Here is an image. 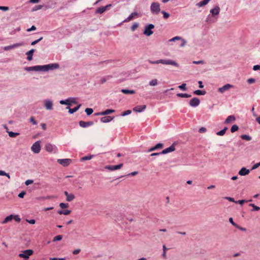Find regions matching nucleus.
Wrapping results in <instances>:
<instances>
[{"mask_svg": "<svg viewBox=\"0 0 260 260\" xmlns=\"http://www.w3.org/2000/svg\"><path fill=\"white\" fill-rule=\"evenodd\" d=\"M149 62L151 64L162 63L166 65H172L177 67H179L178 64L176 62L171 59H159L156 61L149 60Z\"/></svg>", "mask_w": 260, "mask_h": 260, "instance_id": "f257e3e1", "label": "nucleus"}, {"mask_svg": "<svg viewBox=\"0 0 260 260\" xmlns=\"http://www.w3.org/2000/svg\"><path fill=\"white\" fill-rule=\"evenodd\" d=\"M59 66L57 63H50L46 65L41 66V71H48L54 69H57Z\"/></svg>", "mask_w": 260, "mask_h": 260, "instance_id": "f03ea898", "label": "nucleus"}, {"mask_svg": "<svg viewBox=\"0 0 260 260\" xmlns=\"http://www.w3.org/2000/svg\"><path fill=\"white\" fill-rule=\"evenodd\" d=\"M150 10L152 14H158L160 11L159 4L157 2H153L150 6Z\"/></svg>", "mask_w": 260, "mask_h": 260, "instance_id": "7ed1b4c3", "label": "nucleus"}, {"mask_svg": "<svg viewBox=\"0 0 260 260\" xmlns=\"http://www.w3.org/2000/svg\"><path fill=\"white\" fill-rule=\"evenodd\" d=\"M41 141H37L31 147V151L35 153H39L41 151Z\"/></svg>", "mask_w": 260, "mask_h": 260, "instance_id": "20e7f679", "label": "nucleus"}, {"mask_svg": "<svg viewBox=\"0 0 260 260\" xmlns=\"http://www.w3.org/2000/svg\"><path fill=\"white\" fill-rule=\"evenodd\" d=\"M12 219H14L16 221L18 222H20L21 220L20 218L18 215H10L5 218L4 221L2 222V223H6L8 222L12 221Z\"/></svg>", "mask_w": 260, "mask_h": 260, "instance_id": "39448f33", "label": "nucleus"}, {"mask_svg": "<svg viewBox=\"0 0 260 260\" xmlns=\"http://www.w3.org/2000/svg\"><path fill=\"white\" fill-rule=\"evenodd\" d=\"M34 253L32 250L27 249L24 250L22 253L19 254V256L21 258H28L29 256L31 255Z\"/></svg>", "mask_w": 260, "mask_h": 260, "instance_id": "423d86ee", "label": "nucleus"}, {"mask_svg": "<svg viewBox=\"0 0 260 260\" xmlns=\"http://www.w3.org/2000/svg\"><path fill=\"white\" fill-rule=\"evenodd\" d=\"M154 28V25L152 24H150L146 26L144 31V34L147 36H150L153 34V32L151 30L152 29Z\"/></svg>", "mask_w": 260, "mask_h": 260, "instance_id": "0eeeda50", "label": "nucleus"}, {"mask_svg": "<svg viewBox=\"0 0 260 260\" xmlns=\"http://www.w3.org/2000/svg\"><path fill=\"white\" fill-rule=\"evenodd\" d=\"M45 149L48 152H55L57 150L56 146L49 143L46 144Z\"/></svg>", "mask_w": 260, "mask_h": 260, "instance_id": "6e6552de", "label": "nucleus"}, {"mask_svg": "<svg viewBox=\"0 0 260 260\" xmlns=\"http://www.w3.org/2000/svg\"><path fill=\"white\" fill-rule=\"evenodd\" d=\"M23 45H24V43L23 42L17 43H15V44H14L11 45H9V46H7L4 47V50L5 51H8V50H10L11 49H14L15 48L19 47H20V46H23Z\"/></svg>", "mask_w": 260, "mask_h": 260, "instance_id": "1a4fd4ad", "label": "nucleus"}, {"mask_svg": "<svg viewBox=\"0 0 260 260\" xmlns=\"http://www.w3.org/2000/svg\"><path fill=\"white\" fill-rule=\"evenodd\" d=\"M59 103L61 105H67L69 106H71L72 103H77L76 99L74 98H69L66 100H61Z\"/></svg>", "mask_w": 260, "mask_h": 260, "instance_id": "9d476101", "label": "nucleus"}, {"mask_svg": "<svg viewBox=\"0 0 260 260\" xmlns=\"http://www.w3.org/2000/svg\"><path fill=\"white\" fill-rule=\"evenodd\" d=\"M234 86L230 84H226L221 87L218 89V91L221 93H224L225 91L229 90L230 89L234 88Z\"/></svg>", "mask_w": 260, "mask_h": 260, "instance_id": "9b49d317", "label": "nucleus"}, {"mask_svg": "<svg viewBox=\"0 0 260 260\" xmlns=\"http://www.w3.org/2000/svg\"><path fill=\"white\" fill-rule=\"evenodd\" d=\"M72 161L71 159H57V162L63 167H67L69 166Z\"/></svg>", "mask_w": 260, "mask_h": 260, "instance_id": "f8f14e48", "label": "nucleus"}, {"mask_svg": "<svg viewBox=\"0 0 260 260\" xmlns=\"http://www.w3.org/2000/svg\"><path fill=\"white\" fill-rule=\"evenodd\" d=\"M200 103V100L197 98H192L189 102V105L191 107H197Z\"/></svg>", "mask_w": 260, "mask_h": 260, "instance_id": "ddd939ff", "label": "nucleus"}, {"mask_svg": "<svg viewBox=\"0 0 260 260\" xmlns=\"http://www.w3.org/2000/svg\"><path fill=\"white\" fill-rule=\"evenodd\" d=\"M123 166V164H120L118 165L115 166H107L105 167V169L109 170L110 171H114L121 169Z\"/></svg>", "mask_w": 260, "mask_h": 260, "instance_id": "4468645a", "label": "nucleus"}, {"mask_svg": "<svg viewBox=\"0 0 260 260\" xmlns=\"http://www.w3.org/2000/svg\"><path fill=\"white\" fill-rule=\"evenodd\" d=\"M175 150V145L174 144H172L169 147L163 150L160 153L161 154H165L170 152H172Z\"/></svg>", "mask_w": 260, "mask_h": 260, "instance_id": "2eb2a0df", "label": "nucleus"}, {"mask_svg": "<svg viewBox=\"0 0 260 260\" xmlns=\"http://www.w3.org/2000/svg\"><path fill=\"white\" fill-rule=\"evenodd\" d=\"M139 15L137 12L132 13L127 18H126L123 22H127L132 20L134 18L139 17Z\"/></svg>", "mask_w": 260, "mask_h": 260, "instance_id": "dca6fc26", "label": "nucleus"}, {"mask_svg": "<svg viewBox=\"0 0 260 260\" xmlns=\"http://www.w3.org/2000/svg\"><path fill=\"white\" fill-rule=\"evenodd\" d=\"M25 70L27 71H41V66L25 67Z\"/></svg>", "mask_w": 260, "mask_h": 260, "instance_id": "f3484780", "label": "nucleus"}, {"mask_svg": "<svg viewBox=\"0 0 260 260\" xmlns=\"http://www.w3.org/2000/svg\"><path fill=\"white\" fill-rule=\"evenodd\" d=\"M64 194L66 196V201L68 202H71L75 198V196L73 193H69L67 191L64 192Z\"/></svg>", "mask_w": 260, "mask_h": 260, "instance_id": "a211bd4d", "label": "nucleus"}, {"mask_svg": "<svg viewBox=\"0 0 260 260\" xmlns=\"http://www.w3.org/2000/svg\"><path fill=\"white\" fill-rule=\"evenodd\" d=\"M93 124V121H87V122H85V121H80L79 122V125L82 127H87V126H91V125H92Z\"/></svg>", "mask_w": 260, "mask_h": 260, "instance_id": "6ab92c4d", "label": "nucleus"}, {"mask_svg": "<svg viewBox=\"0 0 260 260\" xmlns=\"http://www.w3.org/2000/svg\"><path fill=\"white\" fill-rule=\"evenodd\" d=\"M146 108V105L137 106L133 108V111L136 112H141Z\"/></svg>", "mask_w": 260, "mask_h": 260, "instance_id": "aec40b11", "label": "nucleus"}, {"mask_svg": "<svg viewBox=\"0 0 260 260\" xmlns=\"http://www.w3.org/2000/svg\"><path fill=\"white\" fill-rule=\"evenodd\" d=\"M111 6V5L110 4V5H108L107 6H106L105 7H100L99 8H98L96 10V13H100V14H102L105 11H106V10L110 7Z\"/></svg>", "mask_w": 260, "mask_h": 260, "instance_id": "412c9836", "label": "nucleus"}, {"mask_svg": "<svg viewBox=\"0 0 260 260\" xmlns=\"http://www.w3.org/2000/svg\"><path fill=\"white\" fill-rule=\"evenodd\" d=\"M114 112H115L114 110L107 109L106 110L103 111L102 112L96 113L95 115H108V114L113 113Z\"/></svg>", "mask_w": 260, "mask_h": 260, "instance_id": "4be33fe9", "label": "nucleus"}, {"mask_svg": "<svg viewBox=\"0 0 260 260\" xmlns=\"http://www.w3.org/2000/svg\"><path fill=\"white\" fill-rule=\"evenodd\" d=\"M250 173V171L248 169H247L246 168L243 167L241 169V170L239 171V175L241 176H245L248 175Z\"/></svg>", "mask_w": 260, "mask_h": 260, "instance_id": "5701e85b", "label": "nucleus"}, {"mask_svg": "<svg viewBox=\"0 0 260 260\" xmlns=\"http://www.w3.org/2000/svg\"><path fill=\"white\" fill-rule=\"evenodd\" d=\"M44 104H45V107L46 109L50 110L52 109L53 103L51 101H50V100L45 101Z\"/></svg>", "mask_w": 260, "mask_h": 260, "instance_id": "b1692460", "label": "nucleus"}, {"mask_svg": "<svg viewBox=\"0 0 260 260\" xmlns=\"http://www.w3.org/2000/svg\"><path fill=\"white\" fill-rule=\"evenodd\" d=\"M236 120V118L234 115H230L225 119L224 123L229 124L234 122Z\"/></svg>", "mask_w": 260, "mask_h": 260, "instance_id": "393cba45", "label": "nucleus"}, {"mask_svg": "<svg viewBox=\"0 0 260 260\" xmlns=\"http://www.w3.org/2000/svg\"><path fill=\"white\" fill-rule=\"evenodd\" d=\"M114 117H111L110 116H104L101 118V121L104 123H107L112 121Z\"/></svg>", "mask_w": 260, "mask_h": 260, "instance_id": "a878e982", "label": "nucleus"}, {"mask_svg": "<svg viewBox=\"0 0 260 260\" xmlns=\"http://www.w3.org/2000/svg\"><path fill=\"white\" fill-rule=\"evenodd\" d=\"M220 10L219 6H216L214 9L210 10V13H211L213 15H217L219 13Z\"/></svg>", "mask_w": 260, "mask_h": 260, "instance_id": "bb28decb", "label": "nucleus"}, {"mask_svg": "<svg viewBox=\"0 0 260 260\" xmlns=\"http://www.w3.org/2000/svg\"><path fill=\"white\" fill-rule=\"evenodd\" d=\"M80 107H81V105L79 104L77 106H76V107H75L74 108H73V109H71L69 106L67 107L66 109H69V112L70 114H73V113L76 112L77 111H78Z\"/></svg>", "mask_w": 260, "mask_h": 260, "instance_id": "cd10ccee", "label": "nucleus"}, {"mask_svg": "<svg viewBox=\"0 0 260 260\" xmlns=\"http://www.w3.org/2000/svg\"><path fill=\"white\" fill-rule=\"evenodd\" d=\"M35 51V50L34 49H32L28 51L27 52H26L27 56V59L29 61H30L32 59V55Z\"/></svg>", "mask_w": 260, "mask_h": 260, "instance_id": "c85d7f7f", "label": "nucleus"}, {"mask_svg": "<svg viewBox=\"0 0 260 260\" xmlns=\"http://www.w3.org/2000/svg\"><path fill=\"white\" fill-rule=\"evenodd\" d=\"M211 0H203L197 4L199 7H202L206 5Z\"/></svg>", "mask_w": 260, "mask_h": 260, "instance_id": "c756f323", "label": "nucleus"}, {"mask_svg": "<svg viewBox=\"0 0 260 260\" xmlns=\"http://www.w3.org/2000/svg\"><path fill=\"white\" fill-rule=\"evenodd\" d=\"M121 92L124 94H134L135 91L134 90H128V89H122Z\"/></svg>", "mask_w": 260, "mask_h": 260, "instance_id": "7c9ffc66", "label": "nucleus"}, {"mask_svg": "<svg viewBox=\"0 0 260 260\" xmlns=\"http://www.w3.org/2000/svg\"><path fill=\"white\" fill-rule=\"evenodd\" d=\"M158 84V80L156 79H153L149 81V85L151 86H156Z\"/></svg>", "mask_w": 260, "mask_h": 260, "instance_id": "2f4dec72", "label": "nucleus"}, {"mask_svg": "<svg viewBox=\"0 0 260 260\" xmlns=\"http://www.w3.org/2000/svg\"><path fill=\"white\" fill-rule=\"evenodd\" d=\"M206 92L204 90H196L193 91V93L196 95H205Z\"/></svg>", "mask_w": 260, "mask_h": 260, "instance_id": "473e14b6", "label": "nucleus"}, {"mask_svg": "<svg viewBox=\"0 0 260 260\" xmlns=\"http://www.w3.org/2000/svg\"><path fill=\"white\" fill-rule=\"evenodd\" d=\"M228 128L226 127H225L223 129H222L221 131H220L219 132H218L216 134L218 136H223L226 130H227Z\"/></svg>", "mask_w": 260, "mask_h": 260, "instance_id": "72a5a7b5", "label": "nucleus"}, {"mask_svg": "<svg viewBox=\"0 0 260 260\" xmlns=\"http://www.w3.org/2000/svg\"><path fill=\"white\" fill-rule=\"evenodd\" d=\"M249 206L252 207L253 209L251 210V211L252 212L254 211H259L260 210V208L259 207L256 206L253 204H250Z\"/></svg>", "mask_w": 260, "mask_h": 260, "instance_id": "f704fd0d", "label": "nucleus"}, {"mask_svg": "<svg viewBox=\"0 0 260 260\" xmlns=\"http://www.w3.org/2000/svg\"><path fill=\"white\" fill-rule=\"evenodd\" d=\"M177 96L180 98H190L191 95L187 93H178Z\"/></svg>", "mask_w": 260, "mask_h": 260, "instance_id": "c9c22d12", "label": "nucleus"}, {"mask_svg": "<svg viewBox=\"0 0 260 260\" xmlns=\"http://www.w3.org/2000/svg\"><path fill=\"white\" fill-rule=\"evenodd\" d=\"M9 137L11 138H15L19 135L18 133H14L13 132H8Z\"/></svg>", "mask_w": 260, "mask_h": 260, "instance_id": "e433bc0d", "label": "nucleus"}, {"mask_svg": "<svg viewBox=\"0 0 260 260\" xmlns=\"http://www.w3.org/2000/svg\"><path fill=\"white\" fill-rule=\"evenodd\" d=\"M62 237H63L61 235L55 236L53 239V241L56 242V241H60L61 240H62Z\"/></svg>", "mask_w": 260, "mask_h": 260, "instance_id": "4c0bfd02", "label": "nucleus"}, {"mask_svg": "<svg viewBox=\"0 0 260 260\" xmlns=\"http://www.w3.org/2000/svg\"><path fill=\"white\" fill-rule=\"evenodd\" d=\"M239 129V127L236 124H235V125H233L231 128V131L232 133H234L236 131H237Z\"/></svg>", "mask_w": 260, "mask_h": 260, "instance_id": "58836bf2", "label": "nucleus"}, {"mask_svg": "<svg viewBox=\"0 0 260 260\" xmlns=\"http://www.w3.org/2000/svg\"><path fill=\"white\" fill-rule=\"evenodd\" d=\"M241 138L243 140H245L247 141H250L251 140V137L246 135H243L241 136Z\"/></svg>", "mask_w": 260, "mask_h": 260, "instance_id": "ea45409f", "label": "nucleus"}, {"mask_svg": "<svg viewBox=\"0 0 260 260\" xmlns=\"http://www.w3.org/2000/svg\"><path fill=\"white\" fill-rule=\"evenodd\" d=\"M252 200H249V201H247L245 200H239L238 201L235 202V203H239L240 205H243L244 203L247 202H251Z\"/></svg>", "mask_w": 260, "mask_h": 260, "instance_id": "a19ab883", "label": "nucleus"}, {"mask_svg": "<svg viewBox=\"0 0 260 260\" xmlns=\"http://www.w3.org/2000/svg\"><path fill=\"white\" fill-rule=\"evenodd\" d=\"M111 77V76H108L106 77L102 78L101 80V83L102 84L105 83L108 80H109Z\"/></svg>", "mask_w": 260, "mask_h": 260, "instance_id": "79ce46f5", "label": "nucleus"}, {"mask_svg": "<svg viewBox=\"0 0 260 260\" xmlns=\"http://www.w3.org/2000/svg\"><path fill=\"white\" fill-rule=\"evenodd\" d=\"M93 157V155H88V156H85L81 158V160L82 161L87 160H90Z\"/></svg>", "mask_w": 260, "mask_h": 260, "instance_id": "37998d69", "label": "nucleus"}, {"mask_svg": "<svg viewBox=\"0 0 260 260\" xmlns=\"http://www.w3.org/2000/svg\"><path fill=\"white\" fill-rule=\"evenodd\" d=\"M85 111L87 115H90L93 113V110L91 108H86Z\"/></svg>", "mask_w": 260, "mask_h": 260, "instance_id": "c03bdc74", "label": "nucleus"}, {"mask_svg": "<svg viewBox=\"0 0 260 260\" xmlns=\"http://www.w3.org/2000/svg\"><path fill=\"white\" fill-rule=\"evenodd\" d=\"M59 207L62 209H64L69 207V204L68 203H61L59 204Z\"/></svg>", "mask_w": 260, "mask_h": 260, "instance_id": "a18cd8bd", "label": "nucleus"}, {"mask_svg": "<svg viewBox=\"0 0 260 260\" xmlns=\"http://www.w3.org/2000/svg\"><path fill=\"white\" fill-rule=\"evenodd\" d=\"M182 39V38L180 37H179V36H176L174 38H173L172 39H171L170 40H169V42H173V41H176V40H181Z\"/></svg>", "mask_w": 260, "mask_h": 260, "instance_id": "49530a36", "label": "nucleus"}, {"mask_svg": "<svg viewBox=\"0 0 260 260\" xmlns=\"http://www.w3.org/2000/svg\"><path fill=\"white\" fill-rule=\"evenodd\" d=\"M163 146L164 145L162 143H158L154 146V148L155 149V150H157L158 149L162 148Z\"/></svg>", "mask_w": 260, "mask_h": 260, "instance_id": "de8ad7c7", "label": "nucleus"}, {"mask_svg": "<svg viewBox=\"0 0 260 260\" xmlns=\"http://www.w3.org/2000/svg\"><path fill=\"white\" fill-rule=\"evenodd\" d=\"M178 88L182 90H186V85L185 83H183L182 85H179Z\"/></svg>", "mask_w": 260, "mask_h": 260, "instance_id": "09e8293b", "label": "nucleus"}, {"mask_svg": "<svg viewBox=\"0 0 260 260\" xmlns=\"http://www.w3.org/2000/svg\"><path fill=\"white\" fill-rule=\"evenodd\" d=\"M131 113H132V111L130 110H126V111L123 112L121 114V116H125L126 115H129V114H131Z\"/></svg>", "mask_w": 260, "mask_h": 260, "instance_id": "8fccbe9b", "label": "nucleus"}, {"mask_svg": "<svg viewBox=\"0 0 260 260\" xmlns=\"http://www.w3.org/2000/svg\"><path fill=\"white\" fill-rule=\"evenodd\" d=\"M161 13L163 14V17L164 19H166L169 17L170 14L166 12L165 11H162Z\"/></svg>", "mask_w": 260, "mask_h": 260, "instance_id": "3c124183", "label": "nucleus"}, {"mask_svg": "<svg viewBox=\"0 0 260 260\" xmlns=\"http://www.w3.org/2000/svg\"><path fill=\"white\" fill-rule=\"evenodd\" d=\"M43 39V37H41L40 38L38 39V40H36L33 42H31V45H35L38 43H39L41 40Z\"/></svg>", "mask_w": 260, "mask_h": 260, "instance_id": "603ef678", "label": "nucleus"}, {"mask_svg": "<svg viewBox=\"0 0 260 260\" xmlns=\"http://www.w3.org/2000/svg\"><path fill=\"white\" fill-rule=\"evenodd\" d=\"M29 121L33 124L36 125L37 124V121L35 119L34 117H31L29 119Z\"/></svg>", "mask_w": 260, "mask_h": 260, "instance_id": "864d4df0", "label": "nucleus"}, {"mask_svg": "<svg viewBox=\"0 0 260 260\" xmlns=\"http://www.w3.org/2000/svg\"><path fill=\"white\" fill-rule=\"evenodd\" d=\"M0 10L4 11H7L9 10V8L6 6H0Z\"/></svg>", "mask_w": 260, "mask_h": 260, "instance_id": "5fc2aeb1", "label": "nucleus"}, {"mask_svg": "<svg viewBox=\"0 0 260 260\" xmlns=\"http://www.w3.org/2000/svg\"><path fill=\"white\" fill-rule=\"evenodd\" d=\"M255 82V80L253 78H249L247 80V82L249 84H252Z\"/></svg>", "mask_w": 260, "mask_h": 260, "instance_id": "6e6d98bb", "label": "nucleus"}, {"mask_svg": "<svg viewBox=\"0 0 260 260\" xmlns=\"http://www.w3.org/2000/svg\"><path fill=\"white\" fill-rule=\"evenodd\" d=\"M138 27V24L137 23H135L131 27V29L132 30L134 31Z\"/></svg>", "mask_w": 260, "mask_h": 260, "instance_id": "4d7b16f0", "label": "nucleus"}, {"mask_svg": "<svg viewBox=\"0 0 260 260\" xmlns=\"http://www.w3.org/2000/svg\"><path fill=\"white\" fill-rule=\"evenodd\" d=\"M224 199L230 201V202H236L235 200H234V199L233 198H231V197H224Z\"/></svg>", "mask_w": 260, "mask_h": 260, "instance_id": "13d9d810", "label": "nucleus"}, {"mask_svg": "<svg viewBox=\"0 0 260 260\" xmlns=\"http://www.w3.org/2000/svg\"><path fill=\"white\" fill-rule=\"evenodd\" d=\"M205 132H206V128L204 127L200 128L199 130V132L200 133H205Z\"/></svg>", "mask_w": 260, "mask_h": 260, "instance_id": "bf43d9fd", "label": "nucleus"}, {"mask_svg": "<svg viewBox=\"0 0 260 260\" xmlns=\"http://www.w3.org/2000/svg\"><path fill=\"white\" fill-rule=\"evenodd\" d=\"M33 180H27L25 182V184L26 185H28L29 184H31L33 183Z\"/></svg>", "mask_w": 260, "mask_h": 260, "instance_id": "052dcab7", "label": "nucleus"}, {"mask_svg": "<svg viewBox=\"0 0 260 260\" xmlns=\"http://www.w3.org/2000/svg\"><path fill=\"white\" fill-rule=\"evenodd\" d=\"M49 260H65V258L50 257Z\"/></svg>", "mask_w": 260, "mask_h": 260, "instance_id": "680f3d73", "label": "nucleus"}, {"mask_svg": "<svg viewBox=\"0 0 260 260\" xmlns=\"http://www.w3.org/2000/svg\"><path fill=\"white\" fill-rule=\"evenodd\" d=\"M253 70L254 71L260 70V66L259 65H255V66H254L253 67Z\"/></svg>", "mask_w": 260, "mask_h": 260, "instance_id": "e2e57ef3", "label": "nucleus"}, {"mask_svg": "<svg viewBox=\"0 0 260 260\" xmlns=\"http://www.w3.org/2000/svg\"><path fill=\"white\" fill-rule=\"evenodd\" d=\"M63 215H67L71 213V211L69 210H63Z\"/></svg>", "mask_w": 260, "mask_h": 260, "instance_id": "0e129e2a", "label": "nucleus"}, {"mask_svg": "<svg viewBox=\"0 0 260 260\" xmlns=\"http://www.w3.org/2000/svg\"><path fill=\"white\" fill-rule=\"evenodd\" d=\"M25 191H22L21 192H20L19 194H18V197L20 198H23L24 197V196L25 194Z\"/></svg>", "mask_w": 260, "mask_h": 260, "instance_id": "69168bd1", "label": "nucleus"}, {"mask_svg": "<svg viewBox=\"0 0 260 260\" xmlns=\"http://www.w3.org/2000/svg\"><path fill=\"white\" fill-rule=\"evenodd\" d=\"M26 221L30 224H34L36 222V221L35 219H30V220H28V219H27L26 220Z\"/></svg>", "mask_w": 260, "mask_h": 260, "instance_id": "338daca9", "label": "nucleus"}, {"mask_svg": "<svg viewBox=\"0 0 260 260\" xmlns=\"http://www.w3.org/2000/svg\"><path fill=\"white\" fill-rule=\"evenodd\" d=\"M81 250L80 249H75L73 251V254H77L80 252Z\"/></svg>", "mask_w": 260, "mask_h": 260, "instance_id": "774afa93", "label": "nucleus"}]
</instances>
